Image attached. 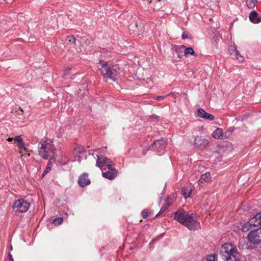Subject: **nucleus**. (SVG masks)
Listing matches in <instances>:
<instances>
[{
	"label": "nucleus",
	"instance_id": "obj_35",
	"mask_svg": "<svg viewBox=\"0 0 261 261\" xmlns=\"http://www.w3.org/2000/svg\"><path fill=\"white\" fill-rule=\"evenodd\" d=\"M9 261H14L12 255L10 253H9Z\"/></svg>",
	"mask_w": 261,
	"mask_h": 261
},
{
	"label": "nucleus",
	"instance_id": "obj_31",
	"mask_svg": "<svg viewBox=\"0 0 261 261\" xmlns=\"http://www.w3.org/2000/svg\"><path fill=\"white\" fill-rule=\"evenodd\" d=\"M234 57L240 61H243L244 60L243 56H241L239 53V55H235Z\"/></svg>",
	"mask_w": 261,
	"mask_h": 261
},
{
	"label": "nucleus",
	"instance_id": "obj_19",
	"mask_svg": "<svg viewBox=\"0 0 261 261\" xmlns=\"http://www.w3.org/2000/svg\"><path fill=\"white\" fill-rule=\"evenodd\" d=\"M203 261H217L216 255L215 254L208 255Z\"/></svg>",
	"mask_w": 261,
	"mask_h": 261
},
{
	"label": "nucleus",
	"instance_id": "obj_38",
	"mask_svg": "<svg viewBox=\"0 0 261 261\" xmlns=\"http://www.w3.org/2000/svg\"><path fill=\"white\" fill-rule=\"evenodd\" d=\"M152 117L153 118H154L155 119H157L158 117L157 116H156V115H152Z\"/></svg>",
	"mask_w": 261,
	"mask_h": 261
},
{
	"label": "nucleus",
	"instance_id": "obj_18",
	"mask_svg": "<svg viewBox=\"0 0 261 261\" xmlns=\"http://www.w3.org/2000/svg\"><path fill=\"white\" fill-rule=\"evenodd\" d=\"M192 189L190 188H184L182 190V195L185 198H187L190 196L192 193Z\"/></svg>",
	"mask_w": 261,
	"mask_h": 261
},
{
	"label": "nucleus",
	"instance_id": "obj_9",
	"mask_svg": "<svg viewBox=\"0 0 261 261\" xmlns=\"http://www.w3.org/2000/svg\"><path fill=\"white\" fill-rule=\"evenodd\" d=\"M213 137L217 139L223 140L227 138L228 136L227 133H223V130L221 128H217L212 134Z\"/></svg>",
	"mask_w": 261,
	"mask_h": 261
},
{
	"label": "nucleus",
	"instance_id": "obj_15",
	"mask_svg": "<svg viewBox=\"0 0 261 261\" xmlns=\"http://www.w3.org/2000/svg\"><path fill=\"white\" fill-rule=\"evenodd\" d=\"M258 14L256 11H251L249 14L250 21L254 23H258L261 21V18L257 17Z\"/></svg>",
	"mask_w": 261,
	"mask_h": 261
},
{
	"label": "nucleus",
	"instance_id": "obj_40",
	"mask_svg": "<svg viewBox=\"0 0 261 261\" xmlns=\"http://www.w3.org/2000/svg\"><path fill=\"white\" fill-rule=\"evenodd\" d=\"M233 128H230L229 129V132H232V130H233Z\"/></svg>",
	"mask_w": 261,
	"mask_h": 261
},
{
	"label": "nucleus",
	"instance_id": "obj_39",
	"mask_svg": "<svg viewBox=\"0 0 261 261\" xmlns=\"http://www.w3.org/2000/svg\"><path fill=\"white\" fill-rule=\"evenodd\" d=\"M253 2H254V4L255 5L257 2V0H253Z\"/></svg>",
	"mask_w": 261,
	"mask_h": 261
},
{
	"label": "nucleus",
	"instance_id": "obj_23",
	"mask_svg": "<svg viewBox=\"0 0 261 261\" xmlns=\"http://www.w3.org/2000/svg\"><path fill=\"white\" fill-rule=\"evenodd\" d=\"M66 40L69 42L76 44V39L73 35L68 36L67 37Z\"/></svg>",
	"mask_w": 261,
	"mask_h": 261
},
{
	"label": "nucleus",
	"instance_id": "obj_33",
	"mask_svg": "<svg viewBox=\"0 0 261 261\" xmlns=\"http://www.w3.org/2000/svg\"><path fill=\"white\" fill-rule=\"evenodd\" d=\"M76 150H77L79 153H82L84 151V148L83 147H77L76 149Z\"/></svg>",
	"mask_w": 261,
	"mask_h": 261
},
{
	"label": "nucleus",
	"instance_id": "obj_37",
	"mask_svg": "<svg viewBox=\"0 0 261 261\" xmlns=\"http://www.w3.org/2000/svg\"><path fill=\"white\" fill-rule=\"evenodd\" d=\"M7 140L9 142H11L13 140V138H8Z\"/></svg>",
	"mask_w": 261,
	"mask_h": 261
},
{
	"label": "nucleus",
	"instance_id": "obj_27",
	"mask_svg": "<svg viewBox=\"0 0 261 261\" xmlns=\"http://www.w3.org/2000/svg\"><path fill=\"white\" fill-rule=\"evenodd\" d=\"M173 199L171 197H168L166 201V205H168V206H170L171 204L173 202Z\"/></svg>",
	"mask_w": 261,
	"mask_h": 261
},
{
	"label": "nucleus",
	"instance_id": "obj_30",
	"mask_svg": "<svg viewBox=\"0 0 261 261\" xmlns=\"http://www.w3.org/2000/svg\"><path fill=\"white\" fill-rule=\"evenodd\" d=\"M21 140H22V139L20 136H17L13 138V140L17 143L21 142Z\"/></svg>",
	"mask_w": 261,
	"mask_h": 261
},
{
	"label": "nucleus",
	"instance_id": "obj_25",
	"mask_svg": "<svg viewBox=\"0 0 261 261\" xmlns=\"http://www.w3.org/2000/svg\"><path fill=\"white\" fill-rule=\"evenodd\" d=\"M168 205H166V204H164L163 205V206L161 207L160 212L156 215L155 217H158L160 215H161L162 214H163L167 208Z\"/></svg>",
	"mask_w": 261,
	"mask_h": 261
},
{
	"label": "nucleus",
	"instance_id": "obj_7",
	"mask_svg": "<svg viewBox=\"0 0 261 261\" xmlns=\"http://www.w3.org/2000/svg\"><path fill=\"white\" fill-rule=\"evenodd\" d=\"M97 158L96 163V166L100 168H102L104 167H109V165L111 166L112 162L107 158L103 155H96Z\"/></svg>",
	"mask_w": 261,
	"mask_h": 261
},
{
	"label": "nucleus",
	"instance_id": "obj_22",
	"mask_svg": "<svg viewBox=\"0 0 261 261\" xmlns=\"http://www.w3.org/2000/svg\"><path fill=\"white\" fill-rule=\"evenodd\" d=\"M229 52L231 55L235 56L239 55V51L237 50L236 46H231L229 49Z\"/></svg>",
	"mask_w": 261,
	"mask_h": 261
},
{
	"label": "nucleus",
	"instance_id": "obj_41",
	"mask_svg": "<svg viewBox=\"0 0 261 261\" xmlns=\"http://www.w3.org/2000/svg\"><path fill=\"white\" fill-rule=\"evenodd\" d=\"M20 111L22 113H23V111L22 109H20Z\"/></svg>",
	"mask_w": 261,
	"mask_h": 261
},
{
	"label": "nucleus",
	"instance_id": "obj_32",
	"mask_svg": "<svg viewBox=\"0 0 261 261\" xmlns=\"http://www.w3.org/2000/svg\"><path fill=\"white\" fill-rule=\"evenodd\" d=\"M188 34L186 32H184L181 35V38L182 39H186L188 38Z\"/></svg>",
	"mask_w": 261,
	"mask_h": 261
},
{
	"label": "nucleus",
	"instance_id": "obj_6",
	"mask_svg": "<svg viewBox=\"0 0 261 261\" xmlns=\"http://www.w3.org/2000/svg\"><path fill=\"white\" fill-rule=\"evenodd\" d=\"M248 237L250 242L253 244L261 243V227L251 231Z\"/></svg>",
	"mask_w": 261,
	"mask_h": 261
},
{
	"label": "nucleus",
	"instance_id": "obj_17",
	"mask_svg": "<svg viewBox=\"0 0 261 261\" xmlns=\"http://www.w3.org/2000/svg\"><path fill=\"white\" fill-rule=\"evenodd\" d=\"M55 161V158H50L49 159V161L48 162V163H47V166L46 167V169L45 170V171L43 172V175L44 176V175H45L49 171H50L51 170V164H52V162L51 161Z\"/></svg>",
	"mask_w": 261,
	"mask_h": 261
},
{
	"label": "nucleus",
	"instance_id": "obj_12",
	"mask_svg": "<svg viewBox=\"0 0 261 261\" xmlns=\"http://www.w3.org/2000/svg\"><path fill=\"white\" fill-rule=\"evenodd\" d=\"M197 116L206 120H213L214 119V115L207 113L202 109H199L197 110Z\"/></svg>",
	"mask_w": 261,
	"mask_h": 261
},
{
	"label": "nucleus",
	"instance_id": "obj_8",
	"mask_svg": "<svg viewBox=\"0 0 261 261\" xmlns=\"http://www.w3.org/2000/svg\"><path fill=\"white\" fill-rule=\"evenodd\" d=\"M108 171H102V176L106 178L109 179H113L115 178L117 176V170L113 167L112 165L108 167Z\"/></svg>",
	"mask_w": 261,
	"mask_h": 261
},
{
	"label": "nucleus",
	"instance_id": "obj_13",
	"mask_svg": "<svg viewBox=\"0 0 261 261\" xmlns=\"http://www.w3.org/2000/svg\"><path fill=\"white\" fill-rule=\"evenodd\" d=\"M207 144L208 140L206 138L198 136L195 139V145L198 147H205Z\"/></svg>",
	"mask_w": 261,
	"mask_h": 261
},
{
	"label": "nucleus",
	"instance_id": "obj_16",
	"mask_svg": "<svg viewBox=\"0 0 261 261\" xmlns=\"http://www.w3.org/2000/svg\"><path fill=\"white\" fill-rule=\"evenodd\" d=\"M253 227V224L251 223V220L250 219L248 222H245L242 226L241 230L243 232H246L248 231Z\"/></svg>",
	"mask_w": 261,
	"mask_h": 261
},
{
	"label": "nucleus",
	"instance_id": "obj_2",
	"mask_svg": "<svg viewBox=\"0 0 261 261\" xmlns=\"http://www.w3.org/2000/svg\"><path fill=\"white\" fill-rule=\"evenodd\" d=\"M38 151L39 155L42 158L47 160L49 158H55L56 149L52 140L44 138L39 142Z\"/></svg>",
	"mask_w": 261,
	"mask_h": 261
},
{
	"label": "nucleus",
	"instance_id": "obj_3",
	"mask_svg": "<svg viewBox=\"0 0 261 261\" xmlns=\"http://www.w3.org/2000/svg\"><path fill=\"white\" fill-rule=\"evenodd\" d=\"M98 67L105 77L115 81L120 77L119 68L117 65L102 61L98 63Z\"/></svg>",
	"mask_w": 261,
	"mask_h": 261
},
{
	"label": "nucleus",
	"instance_id": "obj_28",
	"mask_svg": "<svg viewBox=\"0 0 261 261\" xmlns=\"http://www.w3.org/2000/svg\"><path fill=\"white\" fill-rule=\"evenodd\" d=\"M17 147L19 148H23L24 150H25V143L23 142L22 140H21V142H18V144H17Z\"/></svg>",
	"mask_w": 261,
	"mask_h": 261
},
{
	"label": "nucleus",
	"instance_id": "obj_14",
	"mask_svg": "<svg viewBox=\"0 0 261 261\" xmlns=\"http://www.w3.org/2000/svg\"><path fill=\"white\" fill-rule=\"evenodd\" d=\"M250 220L253 227L261 225V211L250 218Z\"/></svg>",
	"mask_w": 261,
	"mask_h": 261
},
{
	"label": "nucleus",
	"instance_id": "obj_10",
	"mask_svg": "<svg viewBox=\"0 0 261 261\" xmlns=\"http://www.w3.org/2000/svg\"><path fill=\"white\" fill-rule=\"evenodd\" d=\"M88 174L86 173H84L81 175L78 179V184L81 187H84L87 185H89L91 181L88 177Z\"/></svg>",
	"mask_w": 261,
	"mask_h": 261
},
{
	"label": "nucleus",
	"instance_id": "obj_11",
	"mask_svg": "<svg viewBox=\"0 0 261 261\" xmlns=\"http://www.w3.org/2000/svg\"><path fill=\"white\" fill-rule=\"evenodd\" d=\"M167 143L165 140L161 139L155 141L153 144V149L156 151H160L163 149L166 146Z\"/></svg>",
	"mask_w": 261,
	"mask_h": 261
},
{
	"label": "nucleus",
	"instance_id": "obj_21",
	"mask_svg": "<svg viewBox=\"0 0 261 261\" xmlns=\"http://www.w3.org/2000/svg\"><path fill=\"white\" fill-rule=\"evenodd\" d=\"M210 178V174L209 173H206L201 175L200 180L208 181Z\"/></svg>",
	"mask_w": 261,
	"mask_h": 261
},
{
	"label": "nucleus",
	"instance_id": "obj_24",
	"mask_svg": "<svg viewBox=\"0 0 261 261\" xmlns=\"http://www.w3.org/2000/svg\"><path fill=\"white\" fill-rule=\"evenodd\" d=\"M246 5L249 9H252L255 7L254 2L253 0H246Z\"/></svg>",
	"mask_w": 261,
	"mask_h": 261
},
{
	"label": "nucleus",
	"instance_id": "obj_20",
	"mask_svg": "<svg viewBox=\"0 0 261 261\" xmlns=\"http://www.w3.org/2000/svg\"><path fill=\"white\" fill-rule=\"evenodd\" d=\"M195 52L192 47H188L185 49L184 55L187 56L189 54L194 55Z\"/></svg>",
	"mask_w": 261,
	"mask_h": 261
},
{
	"label": "nucleus",
	"instance_id": "obj_4",
	"mask_svg": "<svg viewBox=\"0 0 261 261\" xmlns=\"http://www.w3.org/2000/svg\"><path fill=\"white\" fill-rule=\"evenodd\" d=\"M220 253L225 261H239L240 253L236 246L231 243L224 244L221 247Z\"/></svg>",
	"mask_w": 261,
	"mask_h": 261
},
{
	"label": "nucleus",
	"instance_id": "obj_5",
	"mask_svg": "<svg viewBox=\"0 0 261 261\" xmlns=\"http://www.w3.org/2000/svg\"><path fill=\"white\" fill-rule=\"evenodd\" d=\"M30 206V203L22 199H18L15 201L12 206L13 210L15 212L19 213L26 212L29 210Z\"/></svg>",
	"mask_w": 261,
	"mask_h": 261
},
{
	"label": "nucleus",
	"instance_id": "obj_29",
	"mask_svg": "<svg viewBox=\"0 0 261 261\" xmlns=\"http://www.w3.org/2000/svg\"><path fill=\"white\" fill-rule=\"evenodd\" d=\"M142 216L143 218L145 219L147 217L148 215V212L147 210H144L141 213Z\"/></svg>",
	"mask_w": 261,
	"mask_h": 261
},
{
	"label": "nucleus",
	"instance_id": "obj_42",
	"mask_svg": "<svg viewBox=\"0 0 261 261\" xmlns=\"http://www.w3.org/2000/svg\"><path fill=\"white\" fill-rule=\"evenodd\" d=\"M181 47H183V48H185V46H184V45H182Z\"/></svg>",
	"mask_w": 261,
	"mask_h": 261
},
{
	"label": "nucleus",
	"instance_id": "obj_36",
	"mask_svg": "<svg viewBox=\"0 0 261 261\" xmlns=\"http://www.w3.org/2000/svg\"><path fill=\"white\" fill-rule=\"evenodd\" d=\"M164 97V96H159L157 97L156 98L158 100H161V99H163Z\"/></svg>",
	"mask_w": 261,
	"mask_h": 261
},
{
	"label": "nucleus",
	"instance_id": "obj_1",
	"mask_svg": "<svg viewBox=\"0 0 261 261\" xmlns=\"http://www.w3.org/2000/svg\"><path fill=\"white\" fill-rule=\"evenodd\" d=\"M174 219L191 230H195L199 227L197 215L195 213L189 214L182 208L178 210L174 213Z\"/></svg>",
	"mask_w": 261,
	"mask_h": 261
},
{
	"label": "nucleus",
	"instance_id": "obj_26",
	"mask_svg": "<svg viewBox=\"0 0 261 261\" xmlns=\"http://www.w3.org/2000/svg\"><path fill=\"white\" fill-rule=\"evenodd\" d=\"M63 221V219L62 218H57L56 219H55L54 220V223L55 224V225H59V224H60Z\"/></svg>",
	"mask_w": 261,
	"mask_h": 261
},
{
	"label": "nucleus",
	"instance_id": "obj_34",
	"mask_svg": "<svg viewBox=\"0 0 261 261\" xmlns=\"http://www.w3.org/2000/svg\"><path fill=\"white\" fill-rule=\"evenodd\" d=\"M71 69V68L70 67H67L64 69V75H66L68 72Z\"/></svg>",
	"mask_w": 261,
	"mask_h": 261
}]
</instances>
